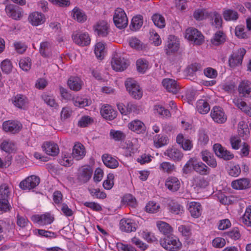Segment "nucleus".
Wrapping results in <instances>:
<instances>
[{
    "mask_svg": "<svg viewBox=\"0 0 251 251\" xmlns=\"http://www.w3.org/2000/svg\"><path fill=\"white\" fill-rule=\"evenodd\" d=\"M192 170L202 176L209 175L210 171V169L204 163L198 161L195 157L191 158L182 169V172L185 174L190 173Z\"/></svg>",
    "mask_w": 251,
    "mask_h": 251,
    "instance_id": "f257e3e1",
    "label": "nucleus"
},
{
    "mask_svg": "<svg viewBox=\"0 0 251 251\" xmlns=\"http://www.w3.org/2000/svg\"><path fill=\"white\" fill-rule=\"evenodd\" d=\"M184 37L188 42L196 45H201L204 40V37L201 32L192 27L185 30Z\"/></svg>",
    "mask_w": 251,
    "mask_h": 251,
    "instance_id": "f03ea898",
    "label": "nucleus"
},
{
    "mask_svg": "<svg viewBox=\"0 0 251 251\" xmlns=\"http://www.w3.org/2000/svg\"><path fill=\"white\" fill-rule=\"evenodd\" d=\"M160 245L169 251H177L181 247V243L179 239L174 235L167 236L163 239H161Z\"/></svg>",
    "mask_w": 251,
    "mask_h": 251,
    "instance_id": "7ed1b4c3",
    "label": "nucleus"
},
{
    "mask_svg": "<svg viewBox=\"0 0 251 251\" xmlns=\"http://www.w3.org/2000/svg\"><path fill=\"white\" fill-rule=\"evenodd\" d=\"M126 90L130 96L136 100H140L143 96V91L138 82L134 79L128 78L125 83Z\"/></svg>",
    "mask_w": 251,
    "mask_h": 251,
    "instance_id": "20e7f679",
    "label": "nucleus"
},
{
    "mask_svg": "<svg viewBox=\"0 0 251 251\" xmlns=\"http://www.w3.org/2000/svg\"><path fill=\"white\" fill-rule=\"evenodd\" d=\"M113 22L118 28H124L127 25L128 19L125 11L122 8H117L113 15Z\"/></svg>",
    "mask_w": 251,
    "mask_h": 251,
    "instance_id": "39448f33",
    "label": "nucleus"
},
{
    "mask_svg": "<svg viewBox=\"0 0 251 251\" xmlns=\"http://www.w3.org/2000/svg\"><path fill=\"white\" fill-rule=\"evenodd\" d=\"M111 65L116 72H122L127 68L128 63L126 59L116 53L111 58Z\"/></svg>",
    "mask_w": 251,
    "mask_h": 251,
    "instance_id": "423d86ee",
    "label": "nucleus"
},
{
    "mask_svg": "<svg viewBox=\"0 0 251 251\" xmlns=\"http://www.w3.org/2000/svg\"><path fill=\"white\" fill-rule=\"evenodd\" d=\"M246 50L244 48H240L235 51L230 56L228 59L229 66L231 68L241 65Z\"/></svg>",
    "mask_w": 251,
    "mask_h": 251,
    "instance_id": "0eeeda50",
    "label": "nucleus"
},
{
    "mask_svg": "<svg viewBox=\"0 0 251 251\" xmlns=\"http://www.w3.org/2000/svg\"><path fill=\"white\" fill-rule=\"evenodd\" d=\"M138 223L133 218H123L120 222V228L122 231L134 232L138 227Z\"/></svg>",
    "mask_w": 251,
    "mask_h": 251,
    "instance_id": "6e6552de",
    "label": "nucleus"
},
{
    "mask_svg": "<svg viewBox=\"0 0 251 251\" xmlns=\"http://www.w3.org/2000/svg\"><path fill=\"white\" fill-rule=\"evenodd\" d=\"M120 147L124 150L125 155L130 156L136 152L139 148L138 139H132L131 140H127L121 144Z\"/></svg>",
    "mask_w": 251,
    "mask_h": 251,
    "instance_id": "1a4fd4ad",
    "label": "nucleus"
},
{
    "mask_svg": "<svg viewBox=\"0 0 251 251\" xmlns=\"http://www.w3.org/2000/svg\"><path fill=\"white\" fill-rule=\"evenodd\" d=\"M40 181V178L35 175H31L22 180L19 184V187L24 190H30L37 186Z\"/></svg>",
    "mask_w": 251,
    "mask_h": 251,
    "instance_id": "9d476101",
    "label": "nucleus"
},
{
    "mask_svg": "<svg viewBox=\"0 0 251 251\" xmlns=\"http://www.w3.org/2000/svg\"><path fill=\"white\" fill-rule=\"evenodd\" d=\"M179 48V39L174 35H169L164 46V50L166 53L170 54L175 53L178 51Z\"/></svg>",
    "mask_w": 251,
    "mask_h": 251,
    "instance_id": "9b49d317",
    "label": "nucleus"
},
{
    "mask_svg": "<svg viewBox=\"0 0 251 251\" xmlns=\"http://www.w3.org/2000/svg\"><path fill=\"white\" fill-rule=\"evenodd\" d=\"M73 41L80 46H86L90 44L91 39L88 33L76 31L72 35Z\"/></svg>",
    "mask_w": 251,
    "mask_h": 251,
    "instance_id": "f8f14e48",
    "label": "nucleus"
},
{
    "mask_svg": "<svg viewBox=\"0 0 251 251\" xmlns=\"http://www.w3.org/2000/svg\"><path fill=\"white\" fill-rule=\"evenodd\" d=\"M2 129L6 132L16 134L20 132L22 127V124L17 120H8L2 124Z\"/></svg>",
    "mask_w": 251,
    "mask_h": 251,
    "instance_id": "ddd939ff",
    "label": "nucleus"
},
{
    "mask_svg": "<svg viewBox=\"0 0 251 251\" xmlns=\"http://www.w3.org/2000/svg\"><path fill=\"white\" fill-rule=\"evenodd\" d=\"M28 21L32 26H38L46 22V17L41 12L34 11L29 14Z\"/></svg>",
    "mask_w": 251,
    "mask_h": 251,
    "instance_id": "4468645a",
    "label": "nucleus"
},
{
    "mask_svg": "<svg viewBox=\"0 0 251 251\" xmlns=\"http://www.w3.org/2000/svg\"><path fill=\"white\" fill-rule=\"evenodd\" d=\"M31 220L41 226H46L51 224L53 220V217L48 213L42 215H34L31 217Z\"/></svg>",
    "mask_w": 251,
    "mask_h": 251,
    "instance_id": "2eb2a0df",
    "label": "nucleus"
},
{
    "mask_svg": "<svg viewBox=\"0 0 251 251\" xmlns=\"http://www.w3.org/2000/svg\"><path fill=\"white\" fill-rule=\"evenodd\" d=\"M100 113L101 116L107 120L112 121L117 116V111L111 105L108 104L102 105Z\"/></svg>",
    "mask_w": 251,
    "mask_h": 251,
    "instance_id": "dca6fc26",
    "label": "nucleus"
},
{
    "mask_svg": "<svg viewBox=\"0 0 251 251\" xmlns=\"http://www.w3.org/2000/svg\"><path fill=\"white\" fill-rule=\"evenodd\" d=\"M209 185V181L203 177H197L192 180V186L199 193L206 189Z\"/></svg>",
    "mask_w": 251,
    "mask_h": 251,
    "instance_id": "f3484780",
    "label": "nucleus"
},
{
    "mask_svg": "<svg viewBox=\"0 0 251 251\" xmlns=\"http://www.w3.org/2000/svg\"><path fill=\"white\" fill-rule=\"evenodd\" d=\"M213 148L215 154L218 157L224 160H230L234 157L232 153L222 147L220 144H214Z\"/></svg>",
    "mask_w": 251,
    "mask_h": 251,
    "instance_id": "a211bd4d",
    "label": "nucleus"
},
{
    "mask_svg": "<svg viewBox=\"0 0 251 251\" xmlns=\"http://www.w3.org/2000/svg\"><path fill=\"white\" fill-rule=\"evenodd\" d=\"M213 120L218 123H224L226 120V116L223 109L219 106H214L211 112Z\"/></svg>",
    "mask_w": 251,
    "mask_h": 251,
    "instance_id": "6ab92c4d",
    "label": "nucleus"
},
{
    "mask_svg": "<svg viewBox=\"0 0 251 251\" xmlns=\"http://www.w3.org/2000/svg\"><path fill=\"white\" fill-rule=\"evenodd\" d=\"M187 206L191 216L193 218H198L201 215L202 208L200 202L195 201L188 202Z\"/></svg>",
    "mask_w": 251,
    "mask_h": 251,
    "instance_id": "aec40b11",
    "label": "nucleus"
},
{
    "mask_svg": "<svg viewBox=\"0 0 251 251\" xmlns=\"http://www.w3.org/2000/svg\"><path fill=\"white\" fill-rule=\"evenodd\" d=\"M127 127L131 131L137 134L144 133L146 130V126L143 122L139 120H134L129 122Z\"/></svg>",
    "mask_w": 251,
    "mask_h": 251,
    "instance_id": "412c9836",
    "label": "nucleus"
},
{
    "mask_svg": "<svg viewBox=\"0 0 251 251\" xmlns=\"http://www.w3.org/2000/svg\"><path fill=\"white\" fill-rule=\"evenodd\" d=\"M162 84L167 91L174 94L177 93L180 90L179 85L173 79L165 78L162 80Z\"/></svg>",
    "mask_w": 251,
    "mask_h": 251,
    "instance_id": "4be33fe9",
    "label": "nucleus"
},
{
    "mask_svg": "<svg viewBox=\"0 0 251 251\" xmlns=\"http://www.w3.org/2000/svg\"><path fill=\"white\" fill-rule=\"evenodd\" d=\"M176 141V143L185 151H191L193 147L192 141L187 137H185L182 134L177 135Z\"/></svg>",
    "mask_w": 251,
    "mask_h": 251,
    "instance_id": "5701e85b",
    "label": "nucleus"
},
{
    "mask_svg": "<svg viewBox=\"0 0 251 251\" xmlns=\"http://www.w3.org/2000/svg\"><path fill=\"white\" fill-rule=\"evenodd\" d=\"M5 11L8 16L15 20H19L23 16L22 9L13 4L6 5Z\"/></svg>",
    "mask_w": 251,
    "mask_h": 251,
    "instance_id": "b1692460",
    "label": "nucleus"
},
{
    "mask_svg": "<svg viewBox=\"0 0 251 251\" xmlns=\"http://www.w3.org/2000/svg\"><path fill=\"white\" fill-rule=\"evenodd\" d=\"M42 147L43 151L49 155L56 156L59 152V149L57 144L52 142L44 143Z\"/></svg>",
    "mask_w": 251,
    "mask_h": 251,
    "instance_id": "393cba45",
    "label": "nucleus"
},
{
    "mask_svg": "<svg viewBox=\"0 0 251 251\" xmlns=\"http://www.w3.org/2000/svg\"><path fill=\"white\" fill-rule=\"evenodd\" d=\"M164 154L167 156L170 159L174 161L181 160L183 156L182 152L176 148H169L165 152Z\"/></svg>",
    "mask_w": 251,
    "mask_h": 251,
    "instance_id": "a878e982",
    "label": "nucleus"
},
{
    "mask_svg": "<svg viewBox=\"0 0 251 251\" xmlns=\"http://www.w3.org/2000/svg\"><path fill=\"white\" fill-rule=\"evenodd\" d=\"M95 31L99 36L105 37L107 35L109 31V26L105 21H99L94 26Z\"/></svg>",
    "mask_w": 251,
    "mask_h": 251,
    "instance_id": "bb28decb",
    "label": "nucleus"
},
{
    "mask_svg": "<svg viewBox=\"0 0 251 251\" xmlns=\"http://www.w3.org/2000/svg\"><path fill=\"white\" fill-rule=\"evenodd\" d=\"M165 186L172 192H176L180 187L181 183L176 177H168L165 181Z\"/></svg>",
    "mask_w": 251,
    "mask_h": 251,
    "instance_id": "cd10ccee",
    "label": "nucleus"
},
{
    "mask_svg": "<svg viewBox=\"0 0 251 251\" xmlns=\"http://www.w3.org/2000/svg\"><path fill=\"white\" fill-rule=\"evenodd\" d=\"M238 92L243 97H251V82L248 80H243L238 86Z\"/></svg>",
    "mask_w": 251,
    "mask_h": 251,
    "instance_id": "c85d7f7f",
    "label": "nucleus"
},
{
    "mask_svg": "<svg viewBox=\"0 0 251 251\" xmlns=\"http://www.w3.org/2000/svg\"><path fill=\"white\" fill-rule=\"evenodd\" d=\"M93 172V169L90 166H82L79 170L78 178L81 181L86 182L91 177Z\"/></svg>",
    "mask_w": 251,
    "mask_h": 251,
    "instance_id": "c756f323",
    "label": "nucleus"
},
{
    "mask_svg": "<svg viewBox=\"0 0 251 251\" xmlns=\"http://www.w3.org/2000/svg\"><path fill=\"white\" fill-rule=\"evenodd\" d=\"M250 180L247 178L237 179L232 181L231 187L235 190H245L250 187Z\"/></svg>",
    "mask_w": 251,
    "mask_h": 251,
    "instance_id": "7c9ffc66",
    "label": "nucleus"
},
{
    "mask_svg": "<svg viewBox=\"0 0 251 251\" xmlns=\"http://www.w3.org/2000/svg\"><path fill=\"white\" fill-rule=\"evenodd\" d=\"M101 158L103 164L109 168L115 169L119 166V162L117 158L110 154H104Z\"/></svg>",
    "mask_w": 251,
    "mask_h": 251,
    "instance_id": "2f4dec72",
    "label": "nucleus"
},
{
    "mask_svg": "<svg viewBox=\"0 0 251 251\" xmlns=\"http://www.w3.org/2000/svg\"><path fill=\"white\" fill-rule=\"evenodd\" d=\"M121 204L128 206L130 208H135L138 205L136 199L132 195L127 194L125 195L121 201Z\"/></svg>",
    "mask_w": 251,
    "mask_h": 251,
    "instance_id": "473e14b6",
    "label": "nucleus"
},
{
    "mask_svg": "<svg viewBox=\"0 0 251 251\" xmlns=\"http://www.w3.org/2000/svg\"><path fill=\"white\" fill-rule=\"evenodd\" d=\"M86 151L84 146L80 143H75L72 154L74 158L76 160L81 159L85 155Z\"/></svg>",
    "mask_w": 251,
    "mask_h": 251,
    "instance_id": "72a5a7b5",
    "label": "nucleus"
},
{
    "mask_svg": "<svg viewBox=\"0 0 251 251\" xmlns=\"http://www.w3.org/2000/svg\"><path fill=\"white\" fill-rule=\"evenodd\" d=\"M68 85L71 90L78 91L81 89L83 82L79 77L71 76L68 80Z\"/></svg>",
    "mask_w": 251,
    "mask_h": 251,
    "instance_id": "f704fd0d",
    "label": "nucleus"
},
{
    "mask_svg": "<svg viewBox=\"0 0 251 251\" xmlns=\"http://www.w3.org/2000/svg\"><path fill=\"white\" fill-rule=\"evenodd\" d=\"M106 52L105 45L103 43L99 42L96 44L94 47V53L98 59H103Z\"/></svg>",
    "mask_w": 251,
    "mask_h": 251,
    "instance_id": "c9c22d12",
    "label": "nucleus"
},
{
    "mask_svg": "<svg viewBox=\"0 0 251 251\" xmlns=\"http://www.w3.org/2000/svg\"><path fill=\"white\" fill-rule=\"evenodd\" d=\"M234 104L243 112L248 116L251 117V106L247 105L246 103L239 98H235L233 100Z\"/></svg>",
    "mask_w": 251,
    "mask_h": 251,
    "instance_id": "e433bc0d",
    "label": "nucleus"
},
{
    "mask_svg": "<svg viewBox=\"0 0 251 251\" xmlns=\"http://www.w3.org/2000/svg\"><path fill=\"white\" fill-rule=\"evenodd\" d=\"M226 40L225 34L221 31L216 32L211 39V43L215 46H219L223 44Z\"/></svg>",
    "mask_w": 251,
    "mask_h": 251,
    "instance_id": "4c0bfd02",
    "label": "nucleus"
},
{
    "mask_svg": "<svg viewBox=\"0 0 251 251\" xmlns=\"http://www.w3.org/2000/svg\"><path fill=\"white\" fill-rule=\"evenodd\" d=\"M13 104L16 107L23 108L27 102L26 97L23 95L17 94L12 98Z\"/></svg>",
    "mask_w": 251,
    "mask_h": 251,
    "instance_id": "58836bf2",
    "label": "nucleus"
},
{
    "mask_svg": "<svg viewBox=\"0 0 251 251\" xmlns=\"http://www.w3.org/2000/svg\"><path fill=\"white\" fill-rule=\"evenodd\" d=\"M71 15L74 19L79 23L84 22L87 19V16L85 13L76 7L72 11Z\"/></svg>",
    "mask_w": 251,
    "mask_h": 251,
    "instance_id": "ea45409f",
    "label": "nucleus"
},
{
    "mask_svg": "<svg viewBox=\"0 0 251 251\" xmlns=\"http://www.w3.org/2000/svg\"><path fill=\"white\" fill-rule=\"evenodd\" d=\"M137 71L142 74L145 73L150 67L149 61L144 58H139L136 62Z\"/></svg>",
    "mask_w": 251,
    "mask_h": 251,
    "instance_id": "a19ab883",
    "label": "nucleus"
},
{
    "mask_svg": "<svg viewBox=\"0 0 251 251\" xmlns=\"http://www.w3.org/2000/svg\"><path fill=\"white\" fill-rule=\"evenodd\" d=\"M210 109L208 103L204 100H199L196 103V110L200 114H205Z\"/></svg>",
    "mask_w": 251,
    "mask_h": 251,
    "instance_id": "79ce46f5",
    "label": "nucleus"
},
{
    "mask_svg": "<svg viewBox=\"0 0 251 251\" xmlns=\"http://www.w3.org/2000/svg\"><path fill=\"white\" fill-rule=\"evenodd\" d=\"M153 111L155 115H158L161 117L167 118L169 117L171 115L170 111L159 104L154 105Z\"/></svg>",
    "mask_w": 251,
    "mask_h": 251,
    "instance_id": "37998d69",
    "label": "nucleus"
},
{
    "mask_svg": "<svg viewBox=\"0 0 251 251\" xmlns=\"http://www.w3.org/2000/svg\"><path fill=\"white\" fill-rule=\"evenodd\" d=\"M73 101L75 106H77L80 108L90 105L91 103V100L90 99L78 96L74 97L73 99Z\"/></svg>",
    "mask_w": 251,
    "mask_h": 251,
    "instance_id": "c03bdc74",
    "label": "nucleus"
},
{
    "mask_svg": "<svg viewBox=\"0 0 251 251\" xmlns=\"http://www.w3.org/2000/svg\"><path fill=\"white\" fill-rule=\"evenodd\" d=\"M226 170L229 176L237 177L241 173V168L239 165L230 162L227 164Z\"/></svg>",
    "mask_w": 251,
    "mask_h": 251,
    "instance_id": "a18cd8bd",
    "label": "nucleus"
},
{
    "mask_svg": "<svg viewBox=\"0 0 251 251\" xmlns=\"http://www.w3.org/2000/svg\"><path fill=\"white\" fill-rule=\"evenodd\" d=\"M169 139L167 136L161 134H158L153 138L154 146L159 148L168 144Z\"/></svg>",
    "mask_w": 251,
    "mask_h": 251,
    "instance_id": "49530a36",
    "label": "nucleus"
},
{
    "mask_svg": "<svg viewBox=\"0 0 251 251\" xmlns=\"http://www.w3.org/2000/svg\"><path fill=\"white\" fill-rule=\"evenodd\" d=\"M0 148L6 152L11 153L15 150L16 146L12 141L4 140L0 142Z\"/></svg>",
    "mask_w": 251,
    "mask_h": 251,
    "instance_id": "de8ad7c7",
    "label": "nucleus"
},
{
    "mask_svg": "<svg viewBox=\"0 0 251 251\" xmlns=\"http://www.w3.org/2000/svg\"><path fill=\"white\" fill-rule=\"evenodd\" d=\"M217 197L220 203L225 205L230 204L237 200L236 197L233 196L227 197L222 192H218Z\"/></svg>",
    "mask_w": 251,
    "mask_h": 251,
    "instance_id": "09e8293b",
    "label": "nucleus"
},
{
    "mask_svg": "<svg viewBox=\"0 0 251 251\" xmlns=\"http://www.w3.org/2000/svg\"><path fill=\"white\" fill-rule=\"evenodd\" d=\"M238 132L239 135L243 138L246 139L249 134V129L248 125L246 122L241 121L238 124Z\"/></svg>",
    "mask_w": 251,
    "mask_h": 251,
    "instance_id": "8fccbe9b",
    "label": "nucleus"
},
{
    "mask_svg": "<svg viewBox=\"0 0 251 251\" xmlns=\"http://www.w3.org/2000/svg\"><path fill=\"white\" fill-rule=\"evenodd\" d=\"M223 15L224 19L227 21L236 20L238 17L237 12L230 9H224Z\"/></svg>",
    "mask_w": 251,
    "mask_h": 251,
    "instance_id": "3c124183",
    "label": "nucleus"
},
{
    "mask_svg": "<svg viewBox=\"0 0 251 251\" xmlns=\"http://www.w3.org/2000/svg\"><path fill=\"white\" fill-rule=\"evenodd\" d=\"M94 118L88 116H82L78 121L77 126L80 127H85L89 126L94 123Z\"/></svg>",
    "mask_w": 251,
    "mask_h": 251,
    "instance_id": "603ef678",
    "label": "nucleus"
},
{
    "mask_svg": "<svg viewBox=\"0 0 251 251\" xmlns=\"http://www.w3.org/2000/svg\"><path fill=\"white\" fill-rule=\"evenodd\" d=\"M156 225L159 231L164 235L170 234L173 231L172 227L166 222L158 221Z\"/></svg>",
    "mask_w": 251,
    "mask_h": 251,
    "instance_id": "864d4df0",
    "label": "nucleus"
},
{
    "mask_svg": "<svg viewBox=\"0 0 251 251\" xmlns=\"http://www.w3.org/2000/svg\"><path fill=\"white\" fill-rule=\"evenodd\" d=\"M152 20L155 26L160 28L165 27L166 23L164 18L159 14H154L152 16Z\"/></svg>",
    "mask_w": 251,
    "mask_h": 251,
    "instance_id": "5fc2aeb1",
    "label": "nucleus"
},
{
    "mask_svg": "<svg viewBox=\"0 0 251 251\" xmlns=\"http://www.w3.org/2000/svg\"><path fill=\"white\" fill-rule=\"evenodd\" d=\"M129 45L133 49L137 50H144L146 49V45L142 44L137 38L132 37L129 39Z\"/></svg>",
    "mask_w": 251,
    "mask_h": 251,
    "instance_id": "6e6d98bb",
    "label": "nucleus"
},
{
    "mask_svg": "<svg viewBox=\"0 0 251 251\" xmlns=\"http://www.w3.org/2000/svg\"><path fill=\"white\" fill-rule=\"evenodd\" d=\"M33 232L36 235L50 239L55 238L56 236L55 233L44 229H35Z\"/></svg>",
    "mask_w": 251,
    "mask_h": 251,
    "instance_id": "4d7b16f0",
    "label": "nucleus"
},
{
    "mask_svg": "<svg viewBox=\"0 0 251 251\" xmlns=\"http://www.w3.org/2000/svg\"><path fill=\"white\" fill-rule=\"evenodd\" d=\"M241 222L247 226H251V206H248L241 218Z\"/></svg>",
    "mask_w": 251,
    "mask_h": 251,
    "instance_id": "13d9d810",
    "label": "nucleus"
},
{
    "mask_svg": "<svg viewBox=\"0 0 251 251\" xmlns=\"http://www.w3.org/2000/svg\"><path fill=\"white\" fill-rule=\"evenodd\" d=\"M109 136L115 141H120L126 138V134L121 130L111 129L109 132Z\"/></svg>",
    "mask_w": 251,
    "mask_h": 251,
    "instance_id": "bf43d9fd",
    "label": "nucleus"
},
{
    "mask_svg": "<svg viewBox=\"0 0 251 251\" xmlns=\"http://www.w3.org/2000/svg\"><path fill=\"white\" fill-rule=\"evenodd\" d=\"M42 98L44 102L49 106L54 109H57L59 107L57 103L56 102L52 96L44 94L42 96Z\"/></svg>",
    "mask_w": 251,
    "mask_h": 251,
    "instance_id": "052dcab7",
    "label": "nucleus"
},
{
    "mask_svg": "<svg viewBox=\"0 0 251 251\" xmlns=\"http://www.w3.org/2000/svg\"><path fill=\"white\" fill-rule=\"evenodd\" d=\"M159 169L163 172L171 174L175 170V166L170 162L165 161L160 164Z\"/></svg>",
    "mask_w": 251,
    "mask_h": 251,
    "instance_id": "680f3d73",
    "label": "nucleus"
},
{
    "mask_svg": "<svg viewBox=\"0 0 251 251\" xmlns=\"http://www.w3.org/2000/svg\"><path fill=\"white\" fill-rule=\"evenodd\" d=\"M150 42L155 46H158L162 43V40L159 34L154 30L150 31Z\"/></svg>",
    "mask_w": 251,
    "mask_h": 251,
    "instance_id": "e2e57ef3",
    "label": "nucleus"
},
{
    "mask_svg": "<svg viewBox=\"0 0 251 251\" xmlns=\"http://www.w3.org/2000/svg\"><path fill=\"white\" fill-rule=\"evenodd\" d=\"M17 224L20 229H27L29 227L30 223L27 219L24 216H17Z\"/></svg>",
    "mask_w": 251,
    "mask_h": 251,
    "instance_id": "0e129e2a",
    "label": "nucleus"
},
{
    "mask_svg": "<svg viewBox=\"0 0 251 251\" xmlns=\"http://www.w3.org/2000/svg\"><path fill=\"white\" fill-rule=\"evenodd\" d=\"M209 15V14L206 10L198 9L194 11L193 16L196 20L201 21L208 18Z\"/></svg>",
    "mask_w": 251,
    "mask_h": 251,
    "instance_id": "69168bd1",
    "label": "nucleus"
},
{
    "mask_svg": "<svg viewBox=\"0 0 251 251\" xmlns=\"http://www.w3.org/2000/svg\"><path fill=\"white\" fill-rule=\"evenodd\" d=\"M115 176L113 174L109 173L107 175L105 180L103 182V186L106 190H110L114 184Z\"/></svg>",
    "mask_w": 251,
    "mask_h": 251,
    "instance_id": "338daca9",
    "label": "nucleus"
},
{
    "mask_svg": "<svg viewBox=\"0 0 251 251\" xmlns=\"http://www.w3.org/2000/svg\"><path fill=\"white\" fill-rule=\"evenodd\" d=\"M139 234L141 237L149 243L156 241V238L154 234L147 230L140 231Z\"/></svg>",
    "mask_w": 251,
    "mask_h": 251,
    "instance_id": "774afa93",
    "label": "nucleus"
}]
</instances>
